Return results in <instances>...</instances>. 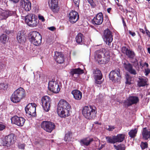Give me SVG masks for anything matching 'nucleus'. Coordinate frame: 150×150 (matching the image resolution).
I'll return each mask as SVG.
<instances>
[{
  "mask_svg": "<svg viewBox=\"0 0 150 150\" xmlns=\"http://www.w3.org/2000/svg\"><path fill=\"white\" fill-rule=\"evenodd\" d=\"M71 106L66 100L64 99L60 100L57 108L58 115L61 117H65L70 115Z\"/></svg>",
  "mask_w": 150,
  "mask_h": 150,
  "instance_id": "f257e3e1",
  "label": "nucleus"
},
{
  "mask_svg": "<svg viewBox=\"0 0 150 150\" xmlns=\"http://www.w3.org/2000/svg\"><path fill=\"white\" fill-rule=\"evenodd\" d=\"M94 57L96 61L98 64H105L110 60V53L105 49H102L95 52Z\"/></svg>",
  "mask_w": 150,
  "mask_h": 150,
  "instance_id": "f03ea898",
  "label": "nucleus"
},
{
  "mask_svg": "<svg viewBox=\"0 0 150 150\" xmlns=\"http://www.w3.org/2000/svg\"><path fill=\"white\" fill-rule=\"evenodd\" d=\"M82 113L86 119H92L96 116V109L94 107L85 106L83 108Z\"/></svg>",
  "mask_w": 150,
  "mask_h": 150,
  "instance_id": "7ed1b4c3",
  "label": "nucleus"
},
{
  "mask_svg": "<svg viewBox=\"0 0 150 150\" xmlns=\"http://www.w3.org/2000/svg\"><path fill=\"white\" fill-rule=\"evenodd\" d=\"M25 96V90L20 87L16 90L13 93L11 98L12 102L17 103L19 102Z\"/></svg>",
  "mask_w": 150,
  "mask_h": 150,
  "instance_id": "20e7f679",
  "label": "nucleus"
},
{
  "mask_svg": "<svg viewBox=\"0 0 150 150\" xmlns=\"http://www.w3.org/2000/svg\"><path fill=\"white\" fill-rule=\"evenodd\" d=\"M29 38L30 41L35 46H38L41 43V35L40 33L36 31H33L31 32Z\"/></svg>",
  "mask_w": 150,
  "mask_h": 150,
  "instance_id": "39448f33",
  "label": "nucleus"
},
{
  "mask_svg": "<svg viewBox=\"0 0 150 150\" xmlns=\"http://www.w3.org/2000/svg\"><path fill=\"white\" fill-rule=\"evenodd\" d=\"M25 21L29 26L34 27H36L38 23V20L34 14H28L25 17Z\"/></svg>",
  "mask_w": 150,
  "mask_h": 150,
  "instance_id": "423d86ee",
  "label": "nucleus"
},
{
  "mask_svg": "<svg viewBox=\"0 0 150 150\" xmlns=\"http://www.w3.org/2000/svg\"><path fill=\"white\" fill-rule=\"evenodd\" d=\"M120 70L117 69L111 71L109 74L110 79L113 81L119 82L121 79Z\"/></svg>",
  "mask_w": 150,
  "mask_h": 150,
  "instance_id": "0eeeda50",
  "label": "nucleus"
},
{
  "mask_svg": "<svg viewBox=\"0 0 150 150\" xmlns=\"http://www.w3.org/2000/svg\"><path fill=\"white\" fill-rule=\"evenodd\" d=\"M36 105L34 103L28 104L25 109L26 115L29 117L35 116L36 115Z\"/></svg>",
  "mask_w": 150,
  "mask_h": 150,
  "instance_id": "6e6552de",
  "label": "nucleus"
},
{
  "mask_svg": "<svg viewBox=\"0 0 150 150\" xmlns=\"http://www.w3.org/2000/svg\"><path fill=\"white\" fill-rule=\"evenodd\" d=\"M41 126L47 132L50 133L55 129V127L54 123L47 121H43L41 123Z\"/></svg>",
  "mask_w": 150,
  "mask_h": 150,
  "instance_id": "1a4fd4ad",
  "label": "nucleus"
},
{
  "mask_svg": "<svg viewBox=\"0 0 150 150\" xmlns=\"http://www.w3.org/2000/svg\"><path fill=\"white\" fill-rule=\"evenodd\" d=\"M48 88L50 90L55 93H58L60 90V88L57 82L53 79L49 81Z\"/></svg>",
  "mask_w": 150,
  "mask_h": 150,
  "instance_id": "9d476101",
  "label": "nucleus"
},
{
  "mask_svg": "<svg viewBox=\"0 0 150 150\" xmlns=\"http://www.w3.org/2000/svg\"><path fill=\"white\" fill-rule=\"evenodd\" d=\"M51 100L47 96H45L42 98V106L44 110L46 112L49 111L50 107Z\"/></svg>",
  "mask_w": 150,
  "mask_h": 150,
  "instance_id": "9b49d317",
  "label": "nucleus"
},
{
  "mask_svg": "<svg viewBox=\"0 0 150 150\" xmlns=\"http://www.w3.org/2000/svg\"><path fill=\"white\" fill-rule=\"evenodd\" d=\"M104 40L106 44L108 45H110L113 40L111 32L108 29L105 30L104 31Z\"/></svg>",
  "mask_w": 150,
  "mask_h": 150,
  "instance_id": "f8f14e48",
  "label": "nucleus"
},
{
  "mask_svg": "<svg viewBox=\"0 0 150 150\" xmlns=\"http://www.w3.org/2000/svg\"><path fill=\"white\" fill-rule=\"evenodd\" d=\"M15 11L8 10H2L0 12V20L6 19L8 16L15 15Z\"/></svg>",
  "mask_w": 150,
  "mask_h": 150,
  "instance_id": "ddd939ff",
  "label": "nucleus"
},
{
  "mask_svg": "<svg viewBox=\"0 0 150 150\" xmlns=\"http://www.w3.org/2000/svg\"><path fill=\"white\" fill-rule=\"evenodd\" d=\"M12 123L16 124L18 126H23L25 121V120L22 117H18L15 116L11 119Z\"/></svg>",
  "mask_w": 150,
  "mask_h": 150,
  "instance_id": "4468645a",
  "label": "nucleus"
},
{
  "mask_svg": "<svg viewBox=\"0 0 150 150\" xmlns=\"http://www.w3.org/2000/svg\"><path fill=\"white\" fill-rule=\"evenodd\" d=\"M48 4L53 12L56 13L59 11V8L58 6V0H49Z\"/></svg>",
  "mask_w": 150,
  "mask_h": 150,
  "instance_id": "2eb2a0df",
  "label": "nucleus"
},
{
  "mask_svg": "<svg viewBox=\"0 0 150 150\" xmlns=\"http://www.w3.org/2000/svg\"><path fill=\"white\" fill-rule=\"evenodd\" d=\"M122 51L123 53L125 54L127 57L130 59H134L136 55L134 51L125 47H122Z\"/></svg>",
  "mask_w": 150,
  "mask_h": 150,
  "instance_id": "dca6fc26",
  "label": "nucleus"
},
{
  "mask_svg": "<svg viewBox=\"0 0 150 150\" xmlns=\"http://www.w3.org/2000/svg\"><path fill=\"white\" fill-rule=\"evenodd\" d=\"M20 6L26 11H29L31 9V3L29 0H21Z\"/></svg>",
  "mask_w": 150,
  "mask_h": 150,
  "instance_id": "f3484780",
  "label": "nucleus"
},
{
  "mask_svg": "<svg viewBox=\"0 0 150 150\" xmlns=\"http://www.w3.org/2000/svg\"><path fill=\"white\" fill-rule=\"evenodd\" d=\"M103 21V15L102 13H100L94 18L92 20V23L93 24L100 25L102 23Z\"/></svg>",
  "mask_w": 150,
  "mask_h": 150,
  "instance_id": "a211bd4d",
  "label": "nucleus"
},
{
  "mask_svg": "<svg viewBox=\"0 0 150 150\" xmlns=\"http://www.w3.org/2000/svg\"><path fill=\"white\" fill-rule=\"evenodd\" d=\"M139 101L138 97L137 96H131L129 97L125 102V104L128 106L134 104H136Z\"/></svg>",
  "mask_w": 150,
  "mask_h": 150,
  "instance_id": "6ab92c4d",
  "label": "nucleus"
},
{
  "mask_svg": "<svg viewBox=\"0 0 150 150\" xmlns=\"http://www.w3.org/2000/svg\"><path fill=\"white\" fill-rule=\"evenodd\" d=\"M83 73V70L79 68L71 69L70 71V75L73 78H74V80L78 77L79 75Z\"/></svg>",
  "mask_w": 150,
  "mask_h": 150,
  "instance_id": "aec40b11",
  "label": "nucleus"
},
{
  "mask_svg": "<svg viewBox=\"0 0 150 150\" xmlns=\"http://www.w3.org/2000/svg\"><path fill=\"white\" fill-rule=\"evenodd\" d=\"M69 21L71 23H76L79 18L78 13L75 11H72L69 13Z\"/></svg>",
  "mask_w": 150,
  "mask_h": 150,
  "instance_id": "412c9836",
  "label": "nucleus"
},
{
  "mask_svg": "<svg viewBox=\"0 0 150 150\" xmlns=\"http://www.w3.org/2000/svg\"><path fill=\"white\" fill-rule=\"evenodd\" d=\"M93 74L96 83L98 84H101V82L100 80L102 78V75L100 70L98 69L94 70Z\"/></svg>",
  "mask_w": 150,
  "mask_h": 150,
  "instance_id": "4be33fe9",
  "label": "nucleus"
},
{
  "mask_svg": "<svg viewBox=\"0 0 150 150\" xmlns=\"http://www.w3.org/2000/svg\"><path fill=\"white\" fill-rule=\"evenodd\" d=\"M93 140V138L87 137L80 139L79 142L81 146H88L89 145Z\"/></svg>",
  "mask_w": 150,
  "mask_h": 150,
  "instance_id": "5701e85b",
  "label": "nucleus"
},
{
  "mask_svg": "<svg viewBox=\"0 0 150 150\" xmlns=\"http://www.w3.org/2000/svg\"><path fill=\"white\" fill-rule=\"evenodd\" d=\"M54 58L57 62L59 64L62 63L64 61L63 55L61 53L57 51L55 52Z\"/></svg>",
  "mask_w": 150,
  "mask_h": 150,
  "instance_id": "b1692460",
  "label": "nucleus"
},
{
  "mask_svg": "<svg viewBox=\"0 0 150 150\" xmlns=\"http://www.w3.org/2000/svg\"><path fill=\"white\" fill-rule=\"evenodd\" d=\"M125 68L130 73L136 75L137 73L136 70L133 68L132 65L129 63H124V64Z\"/></svg>",
  "mask_w": 150,
  "mask_h": 150,
  "instance_id": "393cba45",
  "label": "nucleus"
},
{
  "mask_svg": "<svg viewBox=\"0 0 150 150\" xmlns=\"http://www.w3.org/2000/svg\"><path fill=\"white\" fill-rule=\"evenodd\" d=\"M17 39L18 42L20 43H23L26 40L25 36L24 35L22 32L19 31L17 35Z\"/></svg>",
  "mask_w": 150,
  "mask_h": 150,
  "instance_id": "a878e982",
  "label": "nucleus"
},
{
  "mask_svg": "<svg viewBox=\"0 0 150 150\" xmlns=\"http://www.w3.org/2000/svg\"><path fill=\"white\" fill-rule=\"evenodd\" d=\"M71 93L75 99L79 100L81 99L82 93L79 91L77 90H74L72 91Z\"/></svg>",
  "mask_w": 150,
  "mask_h": 150,
  "instance_id": "bb28decb",
  "label": "nucleus"
},
{
  "mask_svg": "<svg viewBox=\"0 0 150 150\" xmlns=\"http://www.w3.org/2000/svg\"><path fill=\"white\" fill-rule=\"evenodd\" d=\"M143 138L147 140L150 137V131L147 129L146 127L144 128L142 130Z\"/></svg>",
  "mask_w": 150,
  "mask_h": 150,
  "instance_id": "cd10ccee",
  "label": "nucleus"
},
{
  "mask_svg": "<svg viewBox=\"0 0 150 150\" xmlns=\"http://www.w3.org/2000/svg\"><path fill=\"white\" fill-rule=\"evenodd\" d=\"M14 137V135L13 134H10L5 137L10 146L14 144L15 142Z\"/></svg>",
  "mask_w": 150,
  "mask_h": 150,
  "instance_id": "c85d7f7f",
  "label": "nucleus"
},
{
  "mask_svg": "<svg viewBox=\"0 0 150 150\" xmlns=\"http://www.w3.org/2000/svg\"><path fill=\"white\" fill-rule=\"evenodd\" d=\"M76 40L77 43L80 44H82L84 42V36L81 33H78L76 36Z\"/></svg>",
  "mask_w": 150,
  "mask_h": 150,
  "instance_id": "c756f323",
  "label": "nucleus"
},
{
  "mask_svg": "<svg viewBox=\"0 0 150 150\" xmlns=\"http://www.w3.org/2000/svg\"><path fill=\"white\" fill-rule=\"evenodd\" d=\"M148 79L146 78H141L139 79L138 81V86L139 87L144 86L147 85Z\"/></svg>",
  "mask_w": 150,
  "mask_h": 150,
  "instance_id": "7c9ffc66",
  "label": "nucleus"
},
{
  "mask_svg": "<svg viewBox=\"0 0 150 150\" xmlns=\"http://www.w3.org/2000/svg\"><path fill=\"white\" fill-rule=\"evenodd\" d=\"M125 135L123 134H118L116 136H115L114 139L115 140L116 142H121L124 139Z\"/></svg>",
  "mask_w": 150,
  "mask_h": 150,
  "instance_id": "2f4dec72",
  "label": "nucleus"
},
{
  "mask_svg": "<svg viewBox=\"0 0 150 150\" xmlns=\"http://www.w3.org/2000/svg\"><path fill=\"white\" fill-rule=\"evenodd\" d=\"M138 131V128H135L134 129L131 130L128 133L129 136L132 138H134L136 135Z\"/></svg>",
  "mask_w": 150,
  "mask_h": 150,
  "instance_id": "473e14b6",
  "label": "nucleus"
},
{
  "mask_svg": "<svg viewBox=\"0 0 150 150\" xmlns=\"http://www.w3.org/2000/svg\"><path fill=\"white\" fill-rule=\"evenodd\" d=\"M72 137V133L70 132H68L66 133L64 138V140L66 142H69L70 141Z\"/></svg>",
  "mask_w": 150,
  "mask_h": 150,
  "instance_id": "72a5a7b5",
  "label": "nucleus"
},
{
  "mask_svg": "<svg viewBox=\"0 0 150 150\" xmlns=\"http://www.w3.org/2000/svg\"><path fill=\"white\" fill-rule=\"evenodd\" d=\"M115 136H113L112 137H107L106 138L107 142L110 143L114 144L116 142L115 140L114 139Z\"/></svg>",
  "mask_w": 150,
  "mask_h": 150,
  "instance_id": "f704fd0d",
  "label": "nucleus"
},
{
  "mask_svg": "<svg viewBox=\"0 0 150 150\" xmlns=\"http://www.w3.org/2000/svg\"><path fill=\"white\" fill-rule=\"evenodd\" d=\"M7 35L5 34H2L0 36V40L2 43L4 44L7 41Z\"/></svg>",
  "mask_w": 150,
  "mask_h": 150,
  "instance_id": "c9c22d12",
  "label": "nucleus"
},
{
  "mask_svg": "<svg viewBox=\"0 0 150 150\" xmlns=\"http://www.w3.org/2000/svg\"><path fill=\"white\" fill-rule=\"evenodd\" d=\"M1 144L3 146H6L8 147L10 146L5 137L4 138H3L1 140Z\"/></svg>",
  "mask_w": 150,
  "mask_h": 150,
  "instance_id": "e433bc0d",
  "label": "nucleus"
},
{
  "mask_svg": "<svg viewBox=\"0 0 150 150\" xmlns=\"http://www.w3.org/2000/svg\"><path fill=\"white\" fill-rule=\"evenodd\" d=\"M114 147L117 150H125V147L124 144H120L117 146L114 145Z\"/></svg>",
  "mask_w": 150,
  "mask_h": 150,
  "instance_id": "4c0bfd02",
  "label": "nucleus"
},
{
  "mask_svg": "<svg viewBox=\"0 0 150 150\" xmlns=\"http://www.w3.org/2000/svg\"><path fill=\"white\" fill-rule=\"evenodd\" d=\"M132 78L129 76H127L126 77V81L125 83L126 84L130 85L133 82Z\"/></svg>",
  "mask_w": 150,
  "mask_h": 150,
  "instance_id": "58836bf2",
  "label": "nucleus"
},
{
  "mask_svg": "<svg viewBox=\"0 0 150 150\" xmlns=\"http://www.w3.org/2000/svg\"><path fill=\"white\" fill-rule=\"evenodd\" d=\"M105 129L109 131H112L115 128L114 126L108 125L105 127Z\"/></svg>",
  "mask_w": 150,
  "mask_h": 150,
  "instance_id": "ea45409f",
  "label": "nucleus"
},
{
  "mask_svg": "<svg viewBox=\"0 0 150 150\" xmlns=\"http://www.w3.org/2000/svg\"><path fill=\"white\" fill-rule=\"evenodd\" d=\"M7 87V85L6 83H0V90L1 89L5 90L6 89Z\"/></svg>",
  "mask_w": 150,
  "mask_h": 150,
  "instance_id": "a19ab883",
  "label": "nucleus"
},
{
  "mask_svg": "<svg viewBox=\"0 0 150 150\" xmlns=\"http://www.w3.org/2000/svg\"><path fill=\"white\" fill-rule=\"evenodd\" d=\"M148 144L147 143H142L141 146L142 149H144L147 147Z\"/></svg>",
  "mask_w": 150,
  "mask_h": 150,
  "instance_id": "79ce46f5",
  "label": "nucleus"
},
{
  "mask_svg": "<svg viewBox=\"0 0 150 150\" xmlns=\"http://www.w3.org/2000/svg\"><path fill=\"white\" fill-rule=\"evenodd\" d=\"M88 2L93 7L95 6V4L93 0H87Z\"/></svg>",
  "mask_w": 150,
  "mask_h": 150,
  "instance_id": "37998d69",
  "label": "nucleus"
},
{
  "mask_svg": "<svg viewBox=\"0 0 150 150\" xmlns=\"http://www.w3.org/2000/svg\"><path fill=\"white\" fill-rule=\"evenodd\" d=\"M131 62L134 64V65L135 67L136 66H138L139 64L138 62V60L136 59H135L134 61H132Z\"/></svg>",
  "mask_w": 150,
  "mask_h": 150,
  "instance_id": "c03bdc74",
  "label": "nucleus"
},
{
  "mask_svg": "<svg viewBox=\"0 0 150 150\" xmlns=\"http://www.w3.org/2000/svg\"><path fill=\"white\" fill-rule=\"evenodd\" d=\"M4 65L2 63L0 62V72H1L4 70Z\"/></svg>",
  "mask_w": 150,
  "mask_h": 150,
  "instance_id": "a18cd8bd",
  "label": "nucleus"
},
{
  "mask_svg": "<svg viewBox=\"0 0 150 150\" xmlns=\"http://www.w3.org/2000/svg\"><path fill=\"white\" fill-rule=\"evenodd\" d=\"M24 144L21 143H19L18 144V147L21 149H23L24 148Z\"/></svg>",
  "mask_w": 150,
  "mask_h": 150,
  "instance_id": "49530a36",
  "label": "nucleus"
},
{
  "mask_svg": "<svg viewBox=\"0 0 150 150\" xmlns=\"http://www.w3.org/2000/svg\"><path fill=\"white\" fill-rule=\"evenodd\" d=\"M140 66L142 67H144L146 66V67H148L149 65L148 63L146 62H145L144 64H142L141 63H140Z\"/></svg>",
  "mask_w": 150,
  "mask_h": 150,
  "instance_id": "de8ad7c7",
  "label": "nucleus"
},
{
  "mask_svg": "<svg viewBox=\"0 0 150 150\" xmlns=\"http://www.w3.org/2000/svg\"><path fill=\"white\" fill-rule=\"evenodd\" d=\"M6 126L3 124H0V131H2L5 129Z\"/></svg>",
  "mask_w": 150,
  "mask_h": 150,
  "instance_id": "09e8293b",
  "label": "nucleus"
},
{
  "mask_svg": "<svg viewBox=\"0 0 150 150\" xmlns=\"http://www.w3.org/2000/svg\"><path fill=\"white\" fill-rule=\"evenodd\" d=\"M150 70L149 69H145V75L146 76H147L149 73Z\"/></svg>",
  "mask_w": 150,
  "mask_h": 150,
  "instance_id": "8fccbe9b",
  "label": "nucleus"
},
{
  "mask_svg": "<svg viewBox=\"0 0 150 150\" xmlns=\"http://www.w3.org/2000/svg\"><path fill=\"white\" fill-rule=\"evenodd\" d=\"M38 18L40 20H41L42 22H44L45 21L44 17L42 16L39 15L38 16Z\"/></svg>",
  "mask_w": 150,
  "mask_h": 150,
  "instance_id": "3c124183",
  "label": "nucleus"
},
{
  "mask_svg": "<svg viewBox=\"0 0 150 150\" xmlns=\"http://www.w3.org/2000/svg\"><path fill=\"white\" fill-rule=\"evenodd\" d=\"M74 3L76 6H78L79 0H73Z\"/></svg>",
  "mask_w": 150,
  "mask_h": 150,
  "instance_id": "603ef678",
  "label": "nucleus"
},
{
  "mask_svg": "<svg viewBox=\"0 0 150 150\" xmlns=\"http://www.w3.org/2000/svg\"><path fill=\"white\" fill-rule=\"evenodd\" d=\"M48 28L50 30L52 31H54L56 28L54 26H52L50 27H48Z\"/></svg>",
  "mask_w": 150,
  "mask_h": 150,
  "instance_id": "864d4df0",
  "label": "nucleus"
},
{
  "mask_svg": "<svg viewBox=\"0 0 150 150\" xmlns=\"http://www.w3.org/2000/svg\"><path fill=\"white\" fill-rule=\"evenodd\" d=\"M129 34L131 35L132 36H134L136 35L134 32H132L130 30H129Z\"/></svg>",
  "mask_w": 150,
  "mask_h": 150,
  "instance_id": "5fc2aeb1",
  "label": "nucleus"
},
{
  "mask_svg": "<svg viewBox=\"0 0 150 150\" xmlns=\"http://www.w3.org/2000/svg\"><path fill=\"white\" fill-rule=\"evenodd\" d=\"M146 33L147 35L149 37H150V32L148 30H146Z\"/></svg>",
  "mask_w": 150,
  "mask_h": 150,
  "instance_id": "6e6d98bb",
  "label": "nucleus"
},
{
  "mask_svg": "<svg viewBox=\"0 0 150 150\" xmlns=\"http://www.w3.org/2000/svg\"><path fill=\"white\" fill-rule=\"evenodd\" d=\"M10 1H13V2L15 3H16L18 2L19 0H10Z\"/></svg>",
  "mask_w": 150,
  "mask_h": 150,
  "instance_id": "4d7b16f0",
  "label": "nucleus"
},
{
  "mask_svg": "<svg viewBox=\"0 0 150 150\" xmlns=\"http://www.w3.org/2000/svg\"><path fill=\"white\" fill-rule=\"evenodd\" d=\"M140 32L142 33L143 34H144L145 33V32L144 30L142 29H141V28L140 29Z\"/></svg>",
  "mask_w": 150,
  "mask_h": 150,
  "instance_id": "13d9d810",
  "label": "nucleus"
},
{
  "mask_svg": "<svg viewBox=\"0 0 150 150\" xmlns=\"http://www.w3.org/2000/svg\"><path fill=\"white\" fill-rule=\"evenodd\" d=\"M111 9V8H109L107 9V11L108 13H110V11Z\"/></svg>",
  "mask_w": 150,
  "mask_h": 150,
  "instance_id": "bf43d9fd",
  "label": "nucleus"
},
{
  "mask_svg": "<svg viewBox=\"0 0 150 150\" xmlns=\"http://www.w3.org/2000/svg\"><path fill=\"white\" fill-rule=\"evenodd\" d=\"M94 123L96 124H98V125H101V123H99L97 121H96L94 122Z\"/></svg>",
  "mask_w": 150,
  "mask_h": 150,
  "instance_id": "052dcab7",
  "label": "nucleus"
},
{
  "mask_svg": "<svg viewBox=\"0 0 150 150\" xmlns=\"http://www.w3.org/2000/svg\"><path fill=\"white\" fill-rule=\"evenodd\" d=\"M147 50L148 52L150 54V48H148Z\"/></svg>",
  "mask_w": 150,
  "mask_h": 150,
  "instance_id": "680f3d73",
  "label": "nucleus"
},
{
  "mask_svg": "<svg viewBox=\"0 0 150 150\" xmlns=\"http://www.w3.org/2000/svg\"><path fill=\"white\" fill-rule=\"evenodd\" d=\"M115 2L117 3V4L118 5L117 3L119 2V0H114Z\"/></svg>",
  "mask_w": 150,
  "mask_h": 150,
  "instance_id": "e2e57ef3",
  "label": "nucleus"
},
{
  "mask_svg": "<svg viewBox=\"0 0 150 150\" xmlns=\"http://www.w3.org/2000/svg\"><path fill=\"white\" fill-rule=\"evenodd\" d=\"M147 0L149 1V3H150V0Z\"/></svg>",
  "mask_w": 150,
  "mask_h": 150,
  "instance_id": "0e129e2a",
  "label": "nucleus"
}]
</instances>
